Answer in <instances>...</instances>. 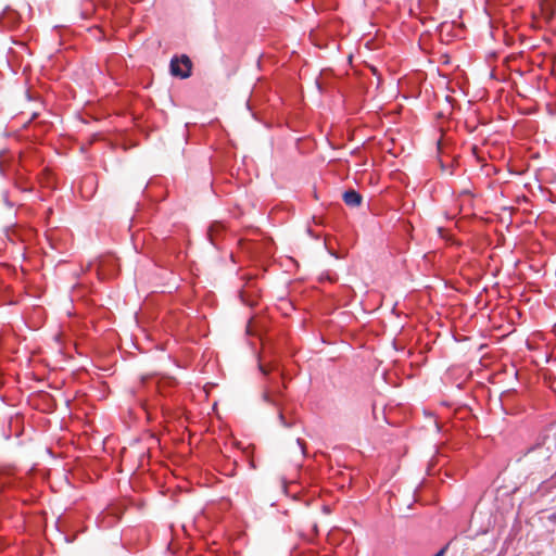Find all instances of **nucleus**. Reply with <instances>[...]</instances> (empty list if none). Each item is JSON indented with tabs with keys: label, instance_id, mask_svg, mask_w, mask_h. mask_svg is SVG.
Segmentation results:
<instances>
[{
	"label": "nucleus",
	"instance_id": "nucleus-2",
	"mask_svg": "<svg viewBox=\"0 0 556 556\" xmlns=\"http://www.w3.org/2000/svg\"><path fill=\"white\" fill-rule=\"evenodd\" d=\"M343 201L346 205L356 207L362 203V195L355 190H346L343 193Z\"/></svg>",
	"mask_w": 556,
	"mask_h": 556
},
{
	"label": "nucleus",
	"instance_id": "nucleus-7",
	"mask_svg": "<svg viewBox=\"0 0 556 556\" xmlns=\"http://www.w3.org/2000/svg\"><path fill=\"white\" fill-rule=\"evenodd\" d=\"M444 553H445V547H444V548H442V549H440V551H439L435 555H433V556H443V555H444Z\"/></svg>",
	"mask_w": 556,
	"mask_h": 556
},
{
	"label": "nucleus",
	"instance_id": "nucleus-5",
	"mask_svg": "<svg viewBox=\"0 0 556 556\" xmlns=\"http://www.w3.org/2000/svg\"><path fill=\"white\" fill-rule=\"evenodd\" d=\"M278 418L283 427H289L290 425L286 421L285 416L281 412H279Z\"/></svg>",
	"mask_w": 556,
	"mask_h": 556
},
{
	"label": "nucleus",
	"instance_id": "nucleus-6",
	"mask_svg": "<svg viewBox=\"0 0 556 556\" xmlns=\"http://www.w3.org/2000/svg\"><path fill=\"white\" fill-rule=\"evenodd\" d=\"M296 443L300 446L301 451L304 453V442L301 439H298Z\"/></svg>",
	"mask_w": 556,
	"mask_h": 556
},
{
	"label": "nucleus",
	"instance_id": "nucleus-3",
	"mask_svg": "<svg viewBox=\"0 0 556 556\" xmlns=\"http://www.w3.org/2000/svg\"><path fill=\"white\" fill-rule=\"evenodd\" d=\"M273 392H274V389L273 388H268L266 389L264 392H263V399L264 401L268 402V403H274L276 404V402L271 399L273 396Z\"/></svg>",
	"mask_w": 556,
	"mask_h": 556
},
{
	"label": "nucleus",
	"instance_id": "nucleus-1",
	"mask_svg": "<svg viewBox=\"0 0 556 556\" xmlns=\"http://www.w3.org/2000/svg\"><path fill=\"white\" fill-rule=\"evenodd\" d=\"M170 74L181 79L188 78L191 75V61L187 55L180 58H173L170 60Z\"/></svg>",
	"mask_w": 556,
	"mask_h": 556
},
{
	"label": "nucleus",
	"instance_id": "nucleus-4",
	"mask_svg": "<svg viewBox=\"0 0 556 556\" xmlns=\"http://www.w3.org/2000/svg\"><path fill=\"white\" fill-rule=\"evenodd\" d=\"M258 368H260V371L263 374V375H268L270 371H273L275 368L274 367H267L266 365H263L262 363L258 364Z\"/></svg>",
	"mask_w": 556,
	"mask_h": 556
}]
</instances>
